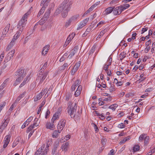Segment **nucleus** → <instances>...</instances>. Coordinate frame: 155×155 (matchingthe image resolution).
<instances>
[{
    "label": "nucleus",
    "instance_id": "1",
    "mask_svg": "<svg viewBox=\"0 0 155 155\" xmlns=\"http://www.w3.org/2000/svg\"><path fill=\"white\" fill-rule=\"evenodd\" d=\"M68 112L72 118H78L80 116L79 110H77L76 104L74 105L70 101L68 103Z\"/></svg>",
    "mask_w": 155,
    "mask_h": 155
},
{
    "label": "nucleus",
    "instance_id": "2",
    "mask_svg": "<svg viewBox=\"0 0 155 155\" xmlns=\"http://www.w3.org/2000/svg\"><path fill=\"white\" fill-rule=\"evenodd\" d=\"M48 74V72H47L42 73L41 71L40 73L38 74L36 83L38 84H41L47 77Z\"/></svg>",
    "mask_w": 155,
    "mask_h": 155
},
{
    "label": "nucleus",
    "instance_id": "3",
    "mask_svg": "<svg viewBox=\"0 0 155 155\" xmlns=\"http://www.w3.org/2000/svg\"><path fill=\"white\" fill-rule=\"evenodd\" d=\"M72 3L69 0H65L62 3L60 6L62 10L69 11L71 8Z\"/></svg>",
    "mask_w": 155,
    "mask_h": 155
},
{
    "label": "nucleus",
    "instance_id": "4",
    "mask_svg": "<svg viewBox=\"0 0 155 155\" xmlns=\"http://www.w3.org/2000/svg\"><path fill=\"white\" fill-rule=\"evenodd\" d=\"M26 23L25 22H23L21 21H19L18 23L17 27L18 30L17 32V35L16 36H19L20 35L22 31L25 26Z\"/></svg>",
    "mask_w": 155,
    "mask_h": 155
},
{
    "label": "nucleus",
    "instance_id": "5",
    "mask_svg": "<svg viewBox=\"0 0 155 155\" xmlns=\"http://www.w3.org/2000/svg\"><path fill=\"white\" fill-rule=\"evenodd\" d=\"M143 140H144V143L145 144H147L148 143L149 137L148 136H147L146 134H143L140 135L139 137V141Z\"/></svg>",
    "mask_w": 155,
    "mask_h": 155
},
{
    "label": "nucleus",
    "instance_id": "6",
    "mask_svg": "<svg viewBox=\"0 0 155 155\" xmlns=\"http://www.w3.org/2000/svg\"><path fill=\"white\" fill-rule=\"evenodd\" d=\"M4 120V121L3 123L2 124L0 127V133H2V132L3 130L7 126V125L9 122V118L8 117V116L7 117L6 116Z\"/></svg>",
    "mask_w": 155,
    "mask_h": 155
},
{
    "label": "nucleus",
    "instance_id": "7",
    "mask_svg": "<svg viewBox=\"0 0 155 155\" xmlns=\"http://www.w3.org/2000/svg\"><path fill=\"white\" fill-rule=\"evenodd\" d=\"M66 124V120L63 119L59 122L58 125V129H59V131H61L64 128Z\"/></svg>",
    "mask_w": 155,
    "mask_h": 155
},
{
    "label": "nucleus",
    "instance_id": "8",
    "mask_svg": "<svg viewBox=\"0 0 155 155\" xmlns=\"http://www.w3.org/2000/svg\"><path fill=\"white\" fill-rule=\"evenodd\" d=\"M89 20V18H87L83 20L82 21L80 22L77 28V30H79L82 28L84 26H85L86 24L88 21Z\"/></svg>",
    "mask_w": 155,
    "mask_h": 155
},
{
    "label": "nucleus",
    "instance_id": "9",
    "mask_svg": "<svg viewBox=\"0 0 155 155\" xmlns=\"http://www.w3.org/2000/svg\"><path fill=\"white\" fill-rule=\"evenodd\" d=\"M15 53V50H13L9 52L7 54V57L5 58V61H9L12 58Z\"/></svg>",
    "mask_w": 155,
    "mask_h": 155
},
{
    "label": "nucleus",
    "instance_id": "10",
    "mask_svg": "<svg viewBox=\"0 0 155 155\" xmlns=\"http://www.w3.org/2000/svg\"><path fill=\"white\" fill-rule=\"evenodd\" d=\"M78 49V46H75L72 50L70 51V54L68 57L69 59L71 58L74 56L75 53L77 52Z\"/></svg>",
    "mask_w": 155,
    "mask_h": 155
},
{
    "label": "nucleus",
    "instance_id": "11",
    "mask_svg": "<svg viewBox=\"0 0 155 155\" xmlns=\"http://www.w3.org/2000/svg\"><path fill=\"white\" fill-rule=\"evenodd\" d=\"M61 114V111L58 110L53 115V117L51 119V120L53 122H55V121L56 120H58L59 118V116Z\"/></svg>",
    "mask_w": 155,
    "mask_h": 155
},
{
    "label": "nucleus",
    "instance_id": "12",
    "mask_svg": "<svg viewBox=\"0 0 155 155\" xmlns=\"http://www.w3.org/2000/svg\"><path fill=\"white\" fill-rule=\"evenodd\" d=\"M24 70L23 69L21 68L20 69L17 70L16 72H15V75L17 76L21 77L23 78L25 75V74H24Z\"/></svg>",
    "mask_w": 155,
    "mask_h": 155
},
{
    "label": "nucleus",
    "instance_id": "13",
    "mask_svg": "<svg viewBox=\"0 0 155 155\" xmlns=\"http://www.w3.org/2000/svg\"><path fill=\"white\" fill-rule=\"evenodd\" d=\"M122 11H123L120 6L117 7L115 8L114 7L113 13L114 15H117L120 14Z\"/></svg>",
    "mask_w": 155,
    "mask_h": 155
},
{
    "label": "nucleus",
    "instance_id": "14",
    "mask_svg": "<svg viewBox=\"0 0 155 155\" xmlns=\"http://www.w3.org/2000/svg\"><path fill=\"white\" fill-rule=\"evenodd\" d=\"M54 122H53L52 120L51 122H47L46 124V128L51 130H53L54 128Z\"/></svg>",
    "mask_w": 155,
    "mask_h": 155
},
{
    "label": "nucleus",
    "instance_id": "15",
    "mask_svg": "<svg viewBox=\"0 0 155 155\" xmlns=\"http://www.w3.org/2000/svg\"><path fill=\"white\" fill-rule=\"evenodd\" d=\"M50 48L49 45H45L41 51V54L42 55H45L48 52Z\"/></svg>",
    "mask_w": 155,
    "mask_h": 155
},
{
    "label": "nucleus",
    "instance_id": "16",
    "mask_svg": "<svg viewBox=\"0 0 155 155\" xmlns=\"http://www.w3.org/2000/svg\"><path fill=\"white\" fill-rule=\"evenodd\" d=\"M114 9V7H110L107 8L103 12L104 15H107L110 13L112 12H113Z\"/></svg>",
    "mask_w": 155,
    "mask_h": 155
},
{
    "label": "nucleus",
    "instance_id": "17",
    "mask_svg": "<svg viewBox=\"0 0 155 155\" xmlns=\"http://www.w3.org/2000/svg\"><path fill=\"white\" fill-rule=\"evenodd\" d=\"M69 147V143L68 142H66L63 143L61 147V149L62 151L65 152L68 150Z\"/></svg>",
    "mask_w": 155,
    "mask_h": 155
},
{
    "label": "nucleus",
    "instance_id": "18",
    "mask_svg": "<svg viewBox=\"0 0 155 155\" xmlns=\"http://www.w3.org/2000/svg\"><path fill=\"white\" fill-rule=\"evenodd\" d=\"M82 89V87L81 85H79L77 88L76 91H75L74 95L76 97L79 96L81 93V92Z\"/></svg>",
    "mask_w": 155,
    "mask_h": 155
},
{
    "label": "nucleus",
    "instance_id": "19",
    "mask_svg": "<svg viewBox=\"0 0 155 155\" xmlns=\"http://www.w3.org/2000/svg\"><path fill=\"white\" fill-rule=\"evenodd\" d=\"M80 83V80H77L76 81L74 84L71 86V89L72 91H74L75 89V86H78Z\"/></svg>",
    "mask_w": 155,
    "mask_h": 155
},
{
    "label": "nucleus",
    "instance_id": "20",
    "mask_svg": "<svg viewBox=\"0 0 155 155\" xmlns=\"http://www.w3.org/2000/svg\"><path fill=\"white\" fill-rule=\"evenodd\" d=\"M23 79V78L21 77H18L15 81L13 85L16 86Z\"/></svg>",
    "mask_w": 155,
    "mask_h": 155
},
{
    "label": "nucleus",
    "instance_id": "21",
    "mask_svg": "<svg viewBox=\"0 0 155 155\" xmlns=\"http://www.w3.org/2000/svg\"><path fill=\"white\" fill-rule=\"evenodd\" d=\"M59 129H58V130H55L52 133V136L53 138H55L58 137V133H60L61 131H59Z\"/></svg>",
    "mask_w": 155,
    "mask_h": 155
},
{
    "label": "nucleus",
    "instance_id": "22",
    "mask_svg": "<svg viewBox=\"0 0 155 155\" xmlns=\"http://www.w3.org/2000/svg\"><path fill=\"white\" fill-rule=\"evenodd\" d=\"M48 0H42L41 3V6H42V7L46 8L48 5Z\"/></svg>",
    "mask_w": 155,
    "mask_h": 155
},
{
    "label": "nucleus",
    "instance_id": "23",
    "mask_svg": "<svg viewBox=\"0 0 155 155\" xmlns=\"http://www.w3.org/2000/svg\"><path fill=\"white\" fill-rule=\"evenodd\" d=\"M10 27V24H8L4 28L3 31L2 32V33L3 34V36L4 35H5L8 32L9 30V28Z\"/></svg>",
    "mask_w": 155,
    "mask_h": 155
},
{
    "label": "nucleus",
    "instance_id": "24",
    "mask_svg": "<svg viewBox=\"0 0 155 155\" xmlns=\"http://www.w3.org/2000/svg\"><path fill=\"white\" fill-rule=\"evenodd\" d=\"M45 100L44 99V100L42 101L41 104L39 106V108L38 109V110L37 112V113L38 114H39L41 110V108L43 106L45 105Z\"/></svg>",
    "mask_w": 155,
    "mask_h": 155
},
{
    "label": "nucleus",
    "instance_id": "25",
    "mask_svg": "<svg viewBox=\"0 0 155 155\" xmlns=\"http://www.w3.org/2000/svg\"><path fill=\"white\" fill-rule=\"evenodd\" d=\"M28 15V13H25L22 17L21 20H20V21H21L22 22L26 23V24L27 21V18Z\"/></svg>",
    "mask_w": 155,
    "mask_h": 155
},
{
    "label": "nucleus",
    "instance_id": "26",
    "mask_svg": "<svg viewBox=\"0 0 155 155\" xmlns=\"http://www.w3.org/2000/svg\"><path fill=\"white\" fill-rule=\"evenodd\" d=\"M38 119L37 118H35L33 124H31V125H32L33 127H34V128H35V127H37L39 125V122H38Z\"/></svg>",
    "mask_w": 155,
    "mask_h": 155
},
{
    "label": "nucleus",
    "instance_id": "27",
    "mask_svg": "<svg viewBox=\"0 0 155 155\" xmlns=\"http://www.w3.org/2000/svg\"><path fill=\"white\" fill-rule=\"evenodd\" d=\"M69 64H69L67 63H65L62 66H61L59 67V69L61 71L64 70L66 68H67Z\"/></svg>",
    "mask_w": 155,
    "mask_h": 155
},
{
    "label": "nucleus",
    "instance_id": "28",
    "mask_svg": "<svg viewBox=\"0 0 155 155\" xmlns=\"http://www.w3.org/2000/svg\"><path fill=\"white\" fill-rule=\"evenodd\" d=\"M15 44V42H13L11 41L10 44L8 45V47L6 48V51H8L10 50L12 47Z\"/></svg>",
    "mask_w": 155,
    "mask_h": 155
},
{
    "label": "nucleus",
    "instance_id": "29",
    "mask_svg": "<svg viewBox=\"0 0 155 155\" xmlns=\"http://www.w3.org/2000/svg\"><path fill=\"white\" fill-rule=\"evenodd\" d=\"M25 93H23L19 95L17 98L16 100L15 101L14 103H17L24 96Z\"/></svg>",
    "mask_w": 155,
    "mask_h": 155
},
{
    "label": "nucleus",
    "instance_id": "30",
    "mask_svg": "<svg viewBox=\"0 0 155 155\" xmlns=\"http://www.w3.org/2000/svg\"><path fill=\"white\" fill-rule=\"evenodd\" d=\"M62 9L60 6L56 10L55 13L54 14V16H57L61 12Z\"/></svg>",
    "mask_w": 155,
    "mask_h": 155
},
{
    "label": "nucleus",
    "instance_id": "31",
    "mask_svg": "<svg viewBox=\"0 0 155 155\" xmlns=\"http://www.w3.org/2000/svg\"><path fill=\"white\" fill-rule=\"evenodd\" d=\"M29 78L28 76H27L24 79L23 82L21 84L19 87H21L24 86L27 82V80Z\"/></svg>",
    "mask_w": 155,
    "mask_h": 155
},
{
    "label": "nucleus",
    "instance_id": "32",
    "mask_svg": "<svg viewBox=\"0 0 155 155\" xmlns=\"http://www.w3.org/2000/svg\"><path fill=\"white\" fill-rule=\"evenodd\" d=\"M118 105L117 104H114L110 106L109 108L111 109L113 111L115 110L116 108L118 107Z\"/></svg>",
    "mask_w": 155,
    "mask_h": 155
},
{
    "label": "nucleus",
    "instance_id": "33",
    "mask_svg": "<svg viewBox=\"0 0 155 155\" xmlns=\"http://www.w3.org/2000/svg\"><path fill=\"white\" fill-rule=\"evenodd\" d=\"M61 15L62 17L63 18H66L68 15V11H64V10H62Z\"/></svg>",
    "mask_w": 155,
    "mask_h": 155
},
{
    "label": "nucleus",
    "instance_id": "34",
    "mask_svg": "<svg viewBox=\"0 0 155 155\" xmlns=\"http://www.w3.org/2000/svg\"><path fill=\"white\" fill-rule=\"evenodd\" d=\"M130 5L128 4H125L123 5L120 6L122 11L128 8L130 6Z\"/></svg>",
    "mask_w": 155,
    "mask_h": 155
},
{
    "label": "nucleus",
    "instance_id": "35",
    "mask_svg": "<svg viewBox=\"0 0 155 155\" xmlns=\"http://www.w3.org/2000/svg\"><path fill=\"white\" fill-rule=\"evenodd\" d=\"M110 87H109V90L110 92H112L115 90V86L113 84H110Z\"/></svg>",
    "mask_w": 155,
    "mask_h": 155
},
{
    "label": "nucleus",
    "instance_id": "36",
    "mask_svg": "<svg viewBox=\"0 0 155 155\" xmlns=\"http://www.w3.org/2000/svg\"><path fill=\"white\" fill-rule=\"evenodd\" d=\"M45 8L44 7H42L40 9V11H39L38 14L37 15V17H39L40 16L42 15L44 12V11L45 10Z\"/></svg>",
    "mask_w": 155,
    "mask_h": 155
},
{
    "label": "nucleus",
    "instance_id": "37",
    "mask_svg": "<svg viewBox=\"0 0 155 155\" xmlns=\"http://www.w3.org/2000/svg\"><path fill=\"white\" fill-rule=\"evenodd\" d=\"M8 80H6L0 86V90H2L7 85V83Z\"/></svg>",
    "mask_w": 155,
    "mask_h": 155
},
{
    "label": "nucleus",
    "instance_id": "38",
    "mask_svg": "<svg viewBox=\"0 0 155 155\" xmlns=\"http://www.w3.org/2000/svg\"><path fill=\"white\" fill-rule=\"evenodd\" d=\"M79 17V15H76L71 17L70 18L73 22L76 21Z\"/></svg>",
    "mask_w": 155,
    "mask_h": 155
},
{
    "label": "nucleus",
    "instance_id": "39",
    "mask_svg": "<svg viewBox=\"0 0 155 155\" xmlns=\"http://www.w3.org/2000/svg\"><path fill=\"white\" fill-rule=\"evenodd\" d=\"M52 87L51 86L48 90V91H47L46 94L45 95L44 97L45 98H47L48 96V95H49L51 93V92L52 91Z\"/></svg>",
    "mask_w": 155,
    "mask_h": 155
},
{
    "label": "nucleus",
    "instance_id": "40",
    "mask_svg": "<svg viewBox=\"0 0 155 155\" xmlns=\"http://www.w3.org/2000/svg\"><path fill=\"white\" fill-rule=\"evenodd\" d=\"M11 136L10 135H6L4 138V142H8V143H9L10 141Z\"/></svg>",
    "mask_w": 155,
    "mask_h": 155
},
{
    "label": "nucleus",
    "instance_id": "41",
    "mask_svg": "<svg viewBox=\"0 0 155 155\" xmlns=\"http://www.w3.org/2000/svg\"><path fill=\"white\" fill-rule=\"evenodd\" d=\"M42 97V96H41V94L40 93L38 94L35 98L34 99V101H37L38 100H40L41 98Z\"/></svg>",
    "mask_w": 155,
    "mask_h": 155
},
{
    "label": "nucleus",
    "instance_id": "42",
    "mask_svg": "<svg viewBox=\"0 0 155 155\" xmlns=\"http://www.w3.org/2000/svg\"><path fill=\"white\" fill-rule=\"evenodd\" d=\"M126 57V53L124 52H121L119 56V58H120V60H122L124 58Z\"/></svg>",
    "mask_w": 155,
    "mask_h": 155
},
{
    "label": "nucleus",
    "instance_id": "43",
    "mask_svg": "<svg viewBox=\"0 0 155 155\" xmlns=\"http://www.w3.org/2000/svg\"><path fill=\"white\" fill-rule=\"evenodd\" d=\"M68 52H66L65 54H64V55L60 59V62H62L63 61H64L66 57L68 55Z\"/></svg>",
    "mask_w": 155,
    "mask_h": 155
},
{
    "label": "nucleus",
    "instance_id": "44",
    "mask_svg": "<svg viewBox=\"0 0 155 155\" xmlns=\"http://www.w3.org/2000/svg\"><path fill=\"white\" fill-rule=\"evenodd\" d=\"M111 61H112V59H111L110 61V62H109L107 64H106L104 65V68H103V69L104 70L107 71V69H108V68L109 66L110 65H111Z\"/></svg>",
    "mask_w": 155,
    "mask_h": 155
},
{
    "label": "nucleus",
    "instance_id": "45",
    "mask_svg": "<svg viewBox=\"0 0 155 155\" xmlns=\"http://www.w3.org/2000/svg\"><path fill=\"white\" fill-rule=\"evenodd\" d=\"M140 149V146L138 145H136L134 146L133 147V151L134 152H137Z\"/></svg>",
    "mask_w": 155,
    "mask_h": 155
},
{
    "label": "nucleus",
    "instance_id": "46",
    "mask_svg": "<svg viewBox=\"0 0 155 155\" xmlns=\"http://www.w3.org/2000/svg\"><path fill=\"white\" fill-rule=\"evenodd\" d=\"M34 128H35L34 127H33L32 126V125H31L26 130L27 133H28L30 132H31V131H32V130H33V129Z\"/></svg>",
    "mask_w": 155,
    "mask_h": 155
},
{
    "label": "nucleus",
    "instance_id": "47",
    "mask_svg": "<svg viewBox=\"0 0 155 155\" xmlns=\"http://www.w3.org/2000/svg\"><path fill=\"white\" fill-rule=\"evenodd\" d=\"M71 98V96L70 94L69 93L66 94L65 97V100L67 101H69Z\"/></svg>",
    "mask_w": 155,
    "mask_h": 155
},
{
    "label": "nucleus",
    "instance_id": "48",
    "mask_svg": "<svg viewBox=\"0 0 155 155\" xmlns=\"http://www.w3.org/2000/svg\"><path fill=\"white\" fill-rule=\"evenodd\" d=\"M80 64L81 62L80 61H79L78 63L75 64L74 67V68L78 70V69L80 67Z\"/></svg>",
    "mask_w": 155,
    "mask_h": 155
},
{
    "label": "nucleus",
    "instance_id": "49",
    "mask_svg": "<svg viewBox=\"0 0 155 155\" xmlns=\"http://www.w3.org/2000/svg\"><path fill=\"white\" fill-rule=\"evenodd\" d=\"M111 97L110 96L106 98L103 99L102 100L103 101L109 102L111 101Z\"/></svg>",
    "mask_w": 155,
    "mask_h": 155
},
{
    "label": "nucleus",
    "instance_id": "50",
    "mask_svg": "<svg viewBox=\"0 0 155 155\" xmlns=\"http://www.w3.org/2000/svg\"><path fill=\"white\" fill-rule=\"evenodd\" d=\"M106 30H105V29H104V30L101 31L100 34H99L98 36V37H97V38H100V37L101 36H102L106 32Z\"/></svg>",
    "mask_w": 155,
    "mask_h": 155
},
{
    "label": "nucleus",
    "instance_id": "51",
    "mask_svg": "<svg viewBox=\"0 0 155 155\" xmlns=\"http://www.w3.org/2000/svg\"><path fill=\"white\" fill-rule=\"evenodd\" d=\"M50 114V112L48 110L45 113V118L47 119L49 117V115Z\"/></svg>",
    "mask_w": 155,
    "mask_h": 155
},
{
    "label": "nucleus",
    "instance_id": "52",
    "mask_svg": "<svg viewBox=\"0 0 155 155\" xmlns=\"http://www.w3.org/2000/svg\"><path fill=\"white\" fill-rule=\"evenodd\" d=\"M125 127V125L123 123H121L118 125V127L120 128H123Z\"/></svg>",
    "mask_w": 155,
    "mask_h": 155
},
{
    "label": "nucleus",
    "instance_id": "53",
    "mask_svg": "<svg viewBox=\"0 0 155 155\" xmlns=\"http://www.w3.org/2000/svg\"><path fill=\"white\" fill-rule=\"evenodd\" d=\"M119 0H112L110 1V5L115 4L118 3Z\"/></svg>",
    "mask_w": 155,
    "mask_h": 155
},
{
    "label": "nucleus",
    "instance_id": "54",
    "mask_svg": "<svg viewBox=\"0 0 155 155\" xmlns=\"http://www.w3.org/2000/svg\"><path fill=\"white\" fill-rule=\"evenodd\" d=\"M48 90L47 88H46L45 89H44V90H43L41 92L39 93L41 94V96H42L43 95H44L45 94V92L47 91Z\"/></svg>",
    "mask_w": 155,
    "mask_h": 155
},
{
    "label": "nucleus",
    "instance_id": "55",
    "mask_svg": "<svg viewBox=\"0 0 155 155\" xmlns=\"http://www.w3.org/2000/svg\"><path fill=\"white\" fill-rule=\"evenodd\" d=\"M33 119V117H30L26 121V123H28V124H29V122H30Z\"/></svg>",
    "mask_w": 155,
    "mask_h": 155
},
{
    "label": "nucleus",
    "instance_id": "56",
    "mask_svg": "<svg viewBox=\"0 0 155 155\" xmlns=\"http://www.w3.org/2000/svg\"><path fill=\"white\" fill-rule=\"evenodd\" d=\"M95 48L92 47L90 51L89 52V54L90 55L91 54H92L95 51Z\"/></svg>",
    "mask_w": 155,
    "mask_h": 155
},
{
    "label": "nucleus",
    "instance_id": "57",
    "mask_svg": "<svg viewBox=\"0 0 155 155\" xmlns=\"http://www.w3.org/2000/svg\"><path fill=\"white\" fill-rule=\"evenodd\" d=\"M51 12V9H48L47 11V12L45 13V14H47V16H46V17L47 18L49 17L50 15V14Z\"/></svg>",
    "mask_w": 155,
    "mask_h": 155
},
{
    "label": "nucleus",
    "instance_id": "58",
    "mask_svg": "<svg viewBox=\"0 0 155 155\" xmlns=\"http://www.w3.org/2000/svg\"><path fill=\"white\" fill-rule=\"evenodd\" d=\"M17 35V33L14 36L13 38L12 39L11 41H12L13 42H15V41L17 39V38L19 36H16Z\"/></svg>",
    "mask_w": 155,
    "mask_h": 155
},
{
    "label": "nucleus",
    "instance_id": "59",
    "mask_svg": "<svg viewBox=\"0 0 155 155\" xmlns=\"http://www.w3.org/2000/svg\"><path fill=\"white\" fill-rule=\"evenodd\" d=\"M107 141L106 139H102L101 140V143L102 144L104 145L106 144V142Z\"/></svg>",
    "mask_w": 155,
    "mask_h": 155
},
{
    "label": "nucleus",
    "instance_id": "60",
    "mask_svg": "<svg viewBox=\"0 0 155 155\" xmlns=\"http://www.w3.org/2000/svg\"><path fill=\"white\" fill-rule=\"evenodd\" d=\"M114 150L113 149H112L110 150L109 153H108V155H114Z\"/></svg>",
    "mask_w": 155,
    "mask_h": 155
},
{
    "label": "nucleus",
    "instance_id": "61",
    "mask_svg": "<svg viewBox=\"0 0 155 155\" xmlns=\"http://www.w3.org/2000/svg\"><path fill=\"white\" fill-rule=\"evenodd\" d=\"M99 116H100V117H99V118L101 120H103L105 118V117L104 116V115L103 113L101 114Z\"/></svg>",
    "mask_w": 155,
    "mask_h": 155
},
{
    "label": "nucleus",
    "instance_id": "62",
    "mask_svg": "<svg viewBox=\"0 0 155 155\" xmlns=\"http://www.w3.org/2000/svg\"><path fill=\"white\" fill-rule=\"evenodd\" d=\"M4 143V145H3V148H6L7 146H8V144L9 143H8V142H3Z\"/></svg>",
    "mask_w": 155,
    "mask_h": 155
},
{
    "label": "nucleus",
    "instance_id": "63",
    "mask_svg": "<svg viewBox=\"0 0 155 155\" xmlns=\"http://www.w3.org/2000/svg\"><path fill=\"white\" fill-rule=\"evenodd\" d=\"M5 104L6 103L5 102H2L0 104V107H1L3 109L5 105Z\"/></svg>",
    "mask_w": 155,
    "mask_h": 155
},
{
    "label": "nucleus",
    "instance_id": "64",
    "mask_svg": "<svg viewBox=\"0 0 155 155\" xmlns=\"http://www.w3.org/2000/svg\"><path fill=\"white\" fill-rule=\"evenodd\" d=\"M77 70L75 69V68H73L72 69L71 71V74L72 75H74L75 73L77 71Z\"/></svg>",
    "mask_w": 155,
    "mask_h": 155
}]
</instances>
